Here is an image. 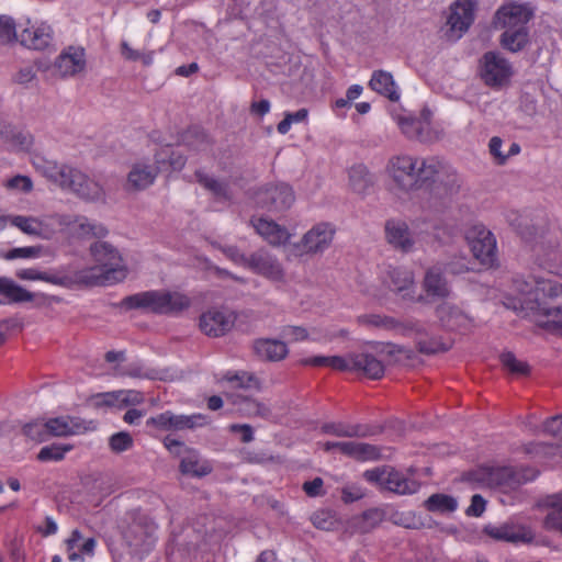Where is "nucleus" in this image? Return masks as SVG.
I'll use <instances>...</instances> for the list:
<instances>
[{
    "label": "nucleus",
    "instance_id": "obj_61",
    "mask_svg": "<svg viewBox=\"0 0 562 562\" xmlns=\"http://www.w3.org/2000/svg\"><path fill=\"white\" fill-rule=\"evenodd\" d=\"M23 431L29 438L36 441H43L47 437L45 423L38 420L25 425Z\"/></svg>",
    "mask_w": 562,
    "mask_h": 562
},
{
    "label": "nucleus",
    "instance_id": "obj_25",
    "mask_svg": "<svg viewBox=\"0 0 562 562\" xmlns=\"http://www.w3.org/2000/svg\"><path fill=\"white\" fill-rule=\"evenodd\" d=\"M255 355L262 361L279 362L284 360L289 355L286 342L281 339L261 337L252 342Z\"/></svg>",
    "mask_w": 562,
    "mask_h": 562
},
{
    "label": "nucleus",
    "instance_id": "obj_11",
    "mask_svg": "<svg viewBox=\"0 0 562 562\" xmlns=\"http://www.w3.org/2000/svg\"><path fill=\"white\" fill-rule=\"evenodd\" d=\"M473 256L483 265L491 266L496 259V239L484 225H473L467 233Z\"/></svg>",
    "mask_w": 562,
    "mask_h": 562
},
{
    "label": "nucleus",
    "instance_id": "obj_21",
    "mask_svg": "<svg viewBox=\"0 0 562 562\" xmlns=\"http://www.w3.org/2000/svg\"><path fill=\"white\" fill-rule=\"evenodd\" d=\"M21 44L31 49H45L53 42V30L49 24L43 21L31 22L26 20V25L18 35Z\"/></svg>",
    "mask_w": 562,
    "mask_h": 562
},
{
    "label": "nucleus",
    "instance_id": "obj_17",
    "mask_svg": "<svg viewBox=\"0 0 562 562\" xmlns=\"http://www.w3.org/2000/svg\"><path fill=\"white\" fill-rule=\"evenodd\" d=\"M248 269L274 283L285 282L282 263L273 255L259 250L249 256Z\"/></svg>",
    "mask_w": 562,
    "mask_h": 562
},
{
    "label": "nucleus",
    "instance_id": "obj_50",
    "mask_svg": "<svg viewBox=\"0 0 562 562\" xmlns=\"http://www.w3.org/2000/svg\"><path fill=\"white\" fill-rule=\"evenodd\" d=\"M85 181V172L72 166H65L64 175L58 182V187L66 192L75 194V190L79 188L80 182Z\"/></svg>",
    "mask_w": 562,
    "mask_h": 562
},
{
    "label": "nucleus",
    "instance_id": "obj_53",
    "mask_svg": "<svg viewBox=\"0 0 562 562\" xmlns=\"http://www.w3.org/2000/svg\"><path fill=\"white\" fill-rule=\"evenodd\" d=\"M43 256L42 246H24L11 249L4 255L7 260L14 259H36Z\"/></svg>",
    "mask_w": 562,
    "mask_h": 562
},
{
    "label": "nucleus",
    "instance_id": "obj_63",
    "mask_svg": "<svg viewBox=\"0 0 562 562\" xmlns=\"http://www.w3.org/2000/svg\"><path fill=\"white\" fill-rule=\"evenodd\" d=\"M329 368L339 371H351L352 370V353L346 357L329 356Z\"/></svg>",
    "mask_w": 562,
    "mask_h": 562
},
{
    "label": "nucleus",
    "instance_id": "obj_2",
    "mask_svg": "<svg viewBox=\"0 0 562 562\" xmlns=\"http://www.w3.org/2000/svg\"><path fill=\"white\" fill-rule=\"evenodd\" d=\"M443 171L445 165L441 160L409 154L393 155L385 166L389 178L404 192L415 191L428 181H437Z\"/></svg>",
    "mask_w": 562,
    "mask_h": 562
},
{
    "label": "nucleus",
    "instance_id": "obj_38",
    "mask_svg": "<svg viewBox=\"0 0 562 562\" xmlns=\"http://www.w3.org/2000/svg\"><path fill=\"white\" fill-rule=\"evenodd\" d=\"M223 382L227 384V387L236 390L260 391L262 386L260 379L255 373L247 371H229L224 375Z\"/></svg>",
    "mask_w": 562,
    "mask_h": 562
},
{
    "label": "nucleus",
    "instance_id": "obj_49",
    "mask_svg": "<svg viewBox=\"0 0 562 562\" xmlns=\"http://www.w3.org/2000/svg\"><path fill=\"white\" fill-rule=\"evenodd\" d=\"M75 195L94 202L104 198V189L97 180L85 173V181H81L79 188L75 190Z\"/></svg>",
    "mask_w": 562,
    "mask_h": 562
},
{
    "label": "nucleus",
    "instance_id": "obj_28",
    "mask_svg": "<svg viewBox=\"0 0 562 562\" xmlns=\"http://www.w3.org/2000/svg\"><path fill=\"white\" fill-rule=\"evenodd\" d=\"M86 56L80 47H68L55 61L56 72L61 77H72L85 70Z\"/></svg>",
    "mask_w": 562,
    "mask_h": 562
},
{
    "label": "nucleus",
    "instance_id": "obj_64",
    "mask_svg": "<svg viewBox=\"0 0 562 562\" xmlns=\"http://www.w3.org/2000/svg\"><path fill=\"white\" fill-rule=\"evenodd\" d=\"M543 430L557 438L562 439V416H554L543 424Z\"/></svg>",
    "mask_w": 562,
    "mask_h": 562
},
{
    "label": "nucleus",
    "instance_id": "obj_10",
    "mask_svg": "<svg viewBox=\"0 0 562 562\" xmlns=\"http://www.w3.org/2000/svg\"><path fill=\"white\" fill-rule=\"evenodd\" d=\"M164 445L170 453L181 458L180 471L183 474L204 476L212 471V467L207 462L201 461L198 452L184 446L183 442L166 437Z\"/></svg>",
    "mask_w": 562,
    "mask_h": 562
},
{
    "label": "nucleus",
    "instance_id": "obj_13",
    "mask_svg": "<svg viewBox=\"0 0 562 562\" xmlns=\"http://www.w3.org/2000/svg\"><path fill=\"white\" fill-rule=\"evenodd\" d=\"M10 224L22 233L42 239H50L57 233V213L43 216H10Z\"/></svg>",
    "mask_w": 562,
    "mask_h": 562
},
{
    "label": "nucleus",
    "instance_id": "obj_16",
    "mask_svg": "<svg viewBox=\"0 0 562 562\" xmlns=\"http://www.w3.org/2000/svg\"><path fill=\"white\" fill-rule=\"evenodd\" d=\"M533 14L535 10L530 4L509 2L497 10L495 20L502 29H528L527 24Z\"/></svg>",
    "mask_w": 562,
    "mask_h": 562
},
{
    "label": "nucleus",
    "instance_id": "obj_9",
    "mask_svg": "<svg viewBox=\"0 0 562 562\" xmlns=\"http://www.w3.org/2000/svg\"><path fill=\"white\" fill-rule=\"evenodd\" d=\"M66 232L76 238H101L106 236L108 229L100 223L90 221L82 215L57 214V232Z\"/></svg>",
    "mask_w": 562,
    "mask_h": 562
},
{
    "label": "nucleus",
    "instance_id": "obj_27",
    "mask_svg": "<svg viewBox=\"0 0 562 562\" xmlns=\"http://www.w3.org/2000/svg\"><path fill=\"white\" fill-rule=\"evenodd\" d=\"M385 238L390 245L404 252L412 251L415 246L408 225L401 220H390L385 223Z\"/></svg>",
    "mask_w": 562,
    "mask_h": 562
},
{
    "label": "nucleus",
    "instance_id": "obj_34",
    "mask_svg": "<svg viewBox=\"0 0 562 562\" xmlns=\"http://www.w3.org/2000/svg\"><path fill=\"white\" fill-rule=\"evenodd\" d=\"M0 137L13 151H29L34 143L31 133L0 122Z\"/></svg>",
    "mask_w": 562,
    "mask_h": 562
},
{
    "label": "nucleus",
    "instance_id": "obj_47",
    "mask_svg": "<svg viewBox=\"0 0 562 562\" xmlns=\"http://www.w3.org/2000/svg\"><path fill=\"white\" fill-rule=\"evenodd\" d=\"M47 436H69L78 432L79 425L70 417L52 418L45 423Z\"/></svg>",
    "mask_w": 562,
    "mask_h": 562
},
{
    "label": "nucleus",
    "instance_id": "obj_12",
    "mask_svg": "<svg viewBox=\"0 0 562 562\" xmlns=\"http://www.w3.org/2000/svg\"><path fill=\"white\" fill-rule=\"evenodd\" d=\"M477 0H454L449 7L447 25L452 37L460 38L473 24Z\"/></svg>",
    "mask_w": 562,
    "mask_h": 562
},
{
    "label": "nucleus",
    "instance_id": "obj_14",
    "mask_svg": "<svg viewBox=\"0 0 562 562\" xmlns=\"http://www.w3.org/2000/svg\"><path fill=\"white\" fill-rule=\"evenodd\" d=\"M16 277L21 280L44 281L65 288L72 286L80 280H86L83 276L72 273L70 266L59 267L54 271H42L37 268L20 269L16 271Z\"/></svg>",
    "mask_w": 562,
    "mask_h": 562
},
{
    "label": "nucleus",
    "instance_id": "obj_29",
    "mask_svg": "<svg viewBox=\"0 0 562 562\" xmlns=\"http://www.w3.org/2000/svg\"><path fill=\"white\" fill-rule=\"evenodd\" d=\"M160 170V167L147 161L135 162L127 175L128 190H144L151 186Z\"/></svg>",
    "mask_w": 562,
    "mask_h": 562
},
{
    "label": "nucleus",
    "instance_id": "obj_23",
    "mask_svg": "<svg viewBox=\"0 0 562 562\" xmlns=\"http://www.w3.org/2000/svg\"><path fill=\"white\" fill-rule=\"evenodd\" d=\"M336 233L335 227L329 223H317L307 231L302 239L306 252H322L327 249Z\"/></svg>",
    "mask_w": 562,
    "mask_h": 562
},
{
    "label": "nucleus",
    "instance_id": "obj_20",
    "mask_svg": "<svg viewBox=\"0 0 562 562\" xmlns=\"http://www.w3.org/2000/svg\"><path fill=\"white\" fill-rule=\"evenodd\" d=\"M382 283L404 300H413L415 280L412 271L403 268H387L381 276Z\"/></svg>",
    "mask_w": 562,
    "mask_h": 562
},
{
    "label": "nucleus",
    "instance_id": "obj_1",
    "mask_svg": "<svg viewBox=\"0 0 562 562\" xmlns=\"http://www.w3.org/2000/svg\"><path fill=\"white\" fill-rule=\"evenodd\" d=\"M502 302L538 326L562 335V284L536 277L515 278Z\"/></svg>",
    "mask_w": 562,
    "mask_h": 562
},
{
    "label": "nucleus",
    "instance_id": "obj_54",
    "mask_svg": "<svg viewBox=\"0 0 562 562\" xmlns=\"http://www.w3.org/2000/svg\"><path fill=\"white\" fill-rule=\"evenodd\" d=\"M110 398H117V408H124L132 405L143 403L144 396L140 392L135 390H120L115 391V395H110Z\"/></svg>",
    "mask_w": 562,
    "mask_h": 562
},
{
    "label": "nucleus",
    "instance_id": "obj_39",
    "mask_svg": "<svg viewBox=\"0 0 562 562\" xmlns=\"http://www.w3.org/2000/svg\"><path fill=\"white\" fill-rule=\"evenodd\" d=\"M321 431L326 435L345 438L364 437L368 435V429L366 427L358 424H347L342 422L325 423L322 425Z\"/></svg>",
    "mask_w": 562,
    "mask_h": 562
},
{
    "label": "nucleus",
    "instance_id": "obj_18",
    "mask_svg": "<svg viewBox=\"0 0 562 562\" xmlns=\"http://www.w3.org/2000/svg\"><path fill=\"white\" fill-rule=\"evenodd\" d=\"M537 263L549 273L562 277V240L547 236L538 247Z\"/></svg>",
    "mask_w": 562,
    "mask_h": 562
},
{
    "label": "nucleus",
    "instance_id": "obj_3",
    "mask_svg": "<svg viewBox=\"0 0 562 562\" xmlns=\"http://www.w3.org/2000/svg\"><path fill=\"white\" fill-rule=\"evenodd\" d=\"M90 254L95 262L90 269L78 270L70 266L72 273L81 274L86 279L78 281L77 284H112L126 278V266L117 249L112 245L105 241H95L90 246Z\"/></svg>",
    "mask_w": 562,
    "mask_h": 562
},
{
    "label": "nucleus",
    "instance_id": "obj_41",
    "mask_svg": "<svg viewBox=\"0 0 562 562\" xmlns=\"http://www.w3.org/2000/svg\"><path fill=\"white\" fill-rule=\"evenodd\" d=\"M342 454L359 461H371L380 458V451L375 446L357 441H346L342 446Z\"/></svg>",
    "mask_w": 562,
    "mask_h": 562
},
{
    "label": "nucleus",
    "instance_id": "obj_7",
    "mask_svg": "<svg viewBox=\"0 0 562 562\" xmlns=\"http://www.w3.org/2000/svg\"><path fill=\"white\" fill-rule=\"evenodd\" d=\"M514 75L512 64L499 53L487 52L480 60V77L483 82L493 88L501 89L509 85Z\"/></svg>",
    "mask_w": 562,
    "mask_h": 562
},
{
    "label": "nucleus",
    "instance_id": "obj_4",
    "mask_svg": "<svg viewBox=\"0 0 562 562\" xmlns=\"http://www.w3.org/2000/svg\"><path fill=\"white\" fill-rule=\"evenodd\" d=\"M358 319L362 325L393 330L403 336L414 337L418 350L423 353H436L447 350V347L439 340L430 339L427 341L424 339L427 335V328L418 321L400 322L394 317L379 314L362 315Z\"/></svg>",
    "mask_w": 562,
    "mask_h": 562
},
{
    "label": "nucleus",
    "instance_id": "obj_22",
    "mask_svg": "<svg viewBox=\"0 0 562 562\" xmlns=\"http://www.w3.org/2000/svg\"><path fill=\"white\" fill-rule=\"evenodd\" d=\"M150 423L157 428L164 430H182L204 425L206 423V417L201 414L175 415L171 412H165L153 417Z\"/></svg>",
    "mask_w": 562,
    "mask_h": 562
},
{
    "label": "nucleus",
    "instance_id": "obj_58",
    "mask_svg": "<svg viewBox=\"0 0 562 562\" xmlns=\"http://www.w3.org/2000/svg\"><path fill=\"white\" fill-rule=\"evenodd\" d=\"M5 188L9 190L29 193L33 190V181L30 177L23 175H16L13 178L7 180Z\"/></svg>",
    "mask_w": 562,
    "mask_h": 562
},
{
    "label": "nucleus",
    "instance_id": "obj_15",
    "mask_svg": "<svg viewBox=\"0 0 562 562\" xmlns=\"http://www.w3.org/2000/svg\"><path fill=\"white\" fill-rule=\"evenodd\" d=\"M294 193L285 183L272 184L261 189L256 194V203L271 212L289 209L294 202Z\"/></svg>",
    "mask_w": 562,
    "mask_h": 562
},
{
    "label": "nucleus",
    "instance_id": "obj_8",
    "mask_svg": "<svg viewBox=\"0 0 562 562\" xmlns=\"http://www.w3.org/2000/svg\"><path fill=\"white\" fill-rule=\"evenodd\" d=\"M363 477L381 488L402 495L413 494L419 488L416 481L391 468L367 470Z\"/></svg>",
    "mask_w": 562,
    "mask_h": 562
},
{
    "label": "nucleus",
    "instance_id": "obj_19",
    "mask_svg": "<svg viewBox=\"0 0 562 562\" xmlns=\"http://www.w3.org/2000/svg\"><path fill=\"white\" fill-rule=\"evenodd\" d=\"M236 321L234 312L225 308H213L200 317V328L207 335L218 337L229 331Z\"/></svg>",
    "mask_w": 562,
    "mask_h": 562
},
{
    "label": "nucleus",
    "instance_id": "obj_52",
    "mask_svg": "<svg viewBox=\"0 0 562 562\" xmlns=\"http://www.w3.org/2000/svg\"><path fill=\"white\" fill-rule=\"evenodd\" d=\"M120 375H127L136 379H155L156 373L149 369L143 361L136 360L125 366L120 372Z\"/></svg>",
    "mask_w": 562,
    "mask_h": 562
},
{
    "label": "nucleus",
    "instance_id": "obj_33",
    "mask_svg": "<svg viewBox=\"0 0 562 562\" xmlns=\"http://www.w3.org/2000/svg\"><path fill=\"white\" fill-rule=\"evenodd\" d=\"M252 224L256 232L272 246L285 245L291 237L286 228L273 221L260 217L254 220Z\"/></svg>",
    "mask_w": 562,
    "mask_h": 562
},
{
    "label": "nucleus",
    "instance_id": "obj_5",
    "mask_svg": "<svg viewBox=\"0 0 562 562\" xmlns=\"http://www.w3.org/2000/svg\"><path fill=\"white\" fill-rule=\"evenodd\" d=\"M537 474L530 468L516 470L512 467H481L470 472L468 480L479 487L498 488L507 492L535 480Z\"/></svg>",
    "mask_w": 562,
    "mask_h": 562
},
{
    "label": "nucleus",
    "instance_id": "obj_59",
    "mask_svg": "<svg viewBox=\"0 0 562 562\" xmlns=\"http://www.w3.org/2000/svg\"><path fill=\"white\" fill-rule=\"evenodd\" d=\"M240 412L248 416L267 417L270 413L269 408L255 400H245L239 408Z\"/></svg>",
    "mask_w": 562,
    "mask_h": 562
},
{
    "label": "nucleus",
    "instance_id": "obj_62",
    "mask_svg": "<svg viewBox=\"0 0 562 562\" xmlns=\"http://www.w3.org/2000/svg\"><path fill=\"white\" fill-rule=\"evenodd\" d=\"M313 525L323 530H329L334 526V519L329 512L321 510L316 512L312 516Z\"/></svg>",
    "mask_w": 562,
    "mask_h": 562
},
{
    "label": "nucleus",
    "instance_id": "obj_46",
    "mask_svg": "<svg viewBox=\"0 0 562 562\" xmlns=\"http://www.w3.org/2000/svg\"><path fill=\"white\" fill-rule=\"evenodd\" d=\"M458 501L447 494H432L425 501V507L427 510L438 514H450L457 510Z\"/></svg>",
    "mask_w": 562,
    "mask_h": 562
},
{
    "label": "nucleus",
    "instance_id": "obj_45",
    "mask_svg": "<svg viewBox=\"0 0 562 562\" xmlns=\"http://www.w3.org/2000/svg\"><path fill=\"white\" fill-rule=\"evenodd\" d=\"M373 184V178L363 165H356L349 170V186L358 194H363Z\"/></svg>",
    "mask_w": 562,
    "mask_h": 562
},
{
    "label": "nucleus",
    "instance_id": "obj_30",
    "mask_svg": "<svg viewBox=\"0 0 562 562\" xmlns=\"http://www.w3.org/2000/svg\"><path fill=\"white\" fill-rule=\"evenodd\" d=\"M484 530L491 538L499 541L517 543L532 540V533L529 529L515 524L490 525Z\"/></svg>",
    "mask_w": 562,
    "mask_h": 562
},
{
    "label": "nucleus",
    "instance_id": "obj_40",
    "mask_svg": "<svg viewBox=\"0 0 562 562\" xmlns=\"http://www.w3.org/2000/svg\"><path fill=\"white\" fill-rule=\"evenodd\" d=\"M31 164L38 173L55 184H58L66 166L59 165L57 161L49 160L41 155L32 156Z\"/></svg>",
    "mask_w": 562,
    "mask_h": 562
},
{
    "label": "nucleus",
    "instance_id": "obj_56",
    "mask_svg": "<svg viewBox=\"0 0 562 562\" xmlns=\"http://www.w3.org/2000/svg\"><path fill=\"white\" fill-rule=\"evenodd\" d=\"M70 449L71 447L66 445L46 446L40 450L37 459L43 462L59 461L65 457L66 452H68Z\"/></svg>",
    "mask_w": 562,
    "mask_h": 562
},
{
    "label": "nucleus",
    "instance_id": "obj_26",
    "mask_svg": "<svg viewBox=\"0 0 562 562\" xmlns=\"http://www.w3.org/2000/svg\"><path fill=\"white\" fill-rule=\"evenodd\" d=\"M68 560L71 562H85L94 555L97 541L94 538H85L77 529L72 530L65 540Z\"/></svg>",
    "mask_w": 562,
    "mask_h": 562
},
{
    "label": "nucleus",
    "instance_id": "obj_43",
    "mask_svg": "<svg viewBox=\"0 0 562 562\" xmlns=\"http://www.w3.org/2000/svg\"><path fill=\"white\" fill-rule=\"evenodd\" d=\"M549 510L544 518V527L562 533V493L552 495L547 503Z\"/></svg>",
    "mask_w": 562,
    "mask_h": 562
},
{
    "label": "nucleus",
    "instance_id": "obj_36",
    "mask_svg": "<svg viewBox=\"0 0 562 562\" xmlns=\"http://www.w3.org/2000/svg\"><path fill=\"white\" fill-rule=\"evenodd\" d=\"M370 379H380L384 374L383 363L368 352L352 353V370Z\"/></svg>",
    "mask_w": 562,
    "mask_h": 562
},
{
    "label": "nucleus",
    "instance_id": "obj_24",
    "mask_svg": "<svg viewBox=\"0 0 562 562\" xmlns=\"http://www.w3.org/2000/svg\"><path fill=\"white\" fill-rule=\"evenodd\" d=\"M397 125L402 133L411 139L430 142L434 138L429 115L419 117L401 115L397 117Z\"/></svg>",
    "mask_w": 562,
    "mask_h": 562
},
{
    "label": "nucleus",
    "instance_id": "obj_48",
    "mask_svg": "<svg viewBox=\"0 0 562 562\" xmlns=\"http://www.w3.org/2000/svg\"><path fill=\"white\" fill-rule=\"evenodd\" d=\"M155 162L160 169L168 164L172 170H180L183 168L186 159L182 154L176 151L170 145H166L156 153Z\"/></svg>",
    "mask_w": 562,
    "mask_h": 562
},
{
    "label": "nucleus",
    "instance_id": "obj_55",
    "mask_svg": "<svg viewBox=\"0 0 562 562\" xmlns=\"http://www.w3.org/2000/svg\"><path fill=\"white\" fill-rule=\"evenodd\" d=\"M501 362L513 374L526 375L529 373V366L525 361L518 360L512 352L502 353Z\"/></svg>",
    "mask_w": 562,
    "mask_h": 562
},
{
    "label": "nucleus",
    "instance_id": "obj_35",
    "mask_svg": "<svg viewBox=\"0 0 562 562\" xmlns=\"http://www.w3.org/2000/svg\"><path fill=\"white\" fill-rule=\"evenodd\" d=\"M423 288L429 296L439 299L448 297L451 292L440 267H431L426 271Z\"/></svg>",
    "mask_w": 562,
    "mask_h": 562
},
{
    "label": "nucleus",
    "instance_id": "obj_37",
    "mask_svg": "<svg viewBox=\"0 0 562 562\" xmlns=\"http://www.w3.org/2000/svg\"><path fill=\"white\" fill-rule=\"evenodd\" d=\"M369 86L375 92L386 97L391 101L400 99L397 86L393 79L392 74L384 70H376L372 74Z\"/></svg>",
    "mask_w": 562,
    "mask_h": 562
},
{
    "label": "nucleus",
    "instance_id": "obj_42",
    "mask_svg": "<svg viewBox=\"0 0 562 562\" xmlns=\"http://www.w3.org/2000/svg\"><path fill=\"white\" fill-rule=\"evenodd\" d=\"M0 294L9 302H31L34 295L9 278H0Z\"/></svg>",
    "mask_w": 562,
    "mask_h": 562
},
{
    "label": "nucleus",
    "instance_id": "obj_57",
    "mask_svg": "<svg viewBox=\"0 0 562 562\" xmlns=\"http://www.w3.org/2000/svg\"><path fill=\"white\" fill-rule=\"evenodd\" d=\"M15 38H18V34L13 19L8 15H0V41L9 43Z\"/></svg>",
    "mask_w": 562,
    "mask_h": 562
},
{
    "label": "nucleus",
    "instance_id": "obj_31",
    "mask_svg": "<svg viewBox=\"0 0 562 562\" xmlns=\"http://www.w3.org/2000/svg\"><path fill=\"white\" fill-rule=\"evenodd\" d=\"M436 316L440 324L449 329L468 328L471 324L470 317L460 307L448 301L436 307Z\"/></svg>",
    "mask_w": 562,
    "mask_h": 562
},
{
    "label": "nucleus",
    "instance_id": "obj_32",
    "mask_svg": "<svg viewBox=\"0 0 562 562\" xmlns=\"http://www.w3.org/2000/svg\"><path fill=\"white\" fill-rule=\"evenodd\" d=\"M156 526L150 524L145 528L139 524L133 525L126 532L125 539L130 547L137 552H146L150 550L156 541Z\"/></svg>",
    "mask_w": 562,
    "mask_h": 562
},
{
    "label": "nucleus",
    "instance_id": "obj_51",
    "mask_svg": "<svg viewBox=\"0 0 562 562\" xmlns=\"http://www.w3.org/2000/svg\"><path fill=\"white\" fill-rule=\"evenodd\" d=\"M198 181L207 190H210L217 199H228L229 193L227 186L223 182L215 180L214 178L204 175L200 171L196 172Z\"/></svg>",
    "mask_w": 562,
    "mask_h": 562
},
{
    "label": "nucleus",
    "instance_id": "obj_60",
    "mask_svg": "<svg viewBox=\"0 0 562 562\" xmlns=\"http://www.w3.org/2000/svg\"><path fill=\"white\" fill-rule=\"evenodd\" d=\"M133 440L130 434L121 431L110 438V447L115 452H123L132 447Z\"/></svg>",
    "mask_w": 562,
    "mask_h": 562
},
{
    "label": "nucleus",
    "instance_id": "obj_44",
    "mask_svg": "<svg viewBox=\"0 0 562 562\" xmlns=\"http://www.w3.org/2000/svg\"><path fill=\"white\" fill-rule=\"evenodd\" d=\"M502 46L513 53L521 50L529 41L528 29H504Z\"/></svg>",
    "mask_w": 562,
    "mask_h": 562
},
{
    "label": "nucleus",
    "instance_id": "obj_6",
    "mask_svg": "<svg viewBox=\"0 0 562 562\" xmlns=\"http://www.w3.org/2000/svg\"><path fill=\"white\" fill-rule=\"evenodd\" d=\"M123 304L127 308H137L148 313L177 314L187 310L191 301L186 294L177 291L151 290L127 296Z\"/></svg>",
    "mask_w": 562,
    "mask_h": 562
}]
</instances>
